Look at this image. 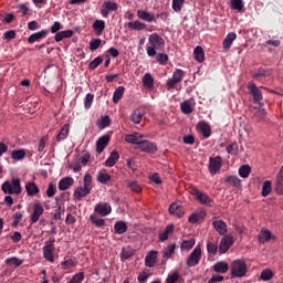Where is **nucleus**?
I'll use <instances>...</instances> for the list:
<instances>
[{
    "label": "nucleus",
    "mask_w": 283,
    "mask_h": 283,
    "mask_svg": "<svg viewBox=\"0 0 283 283\" xmlns=\"http://www.w3.org/2000/svg\"><path fill=\"white\" fill-rule=\"evenodd\" d=\"M83 182L84 185L77 187L73 193L75 200H83L92 191V175L86 174Z\"/></svg>",
    "instance_id": "nucleus-1"
},
{
    "label": "nucleus",
    "mask_w": 283,
    "mask_h": 283,
    "mask_svg": "<svg viewBox=\"0 0 283 283\" xmlns=\"http://www.w3.org/2000/svg\"><path fill=\"white\" fill-rule=\"evenodd\" d=\"M232 277H244L248 273L247 262L242 259L234 260L230 268Z\"/></svg>",
    "instance_id": "nucleus-2"
},
{
    "label": "nucleus",
    "mask_w": 283,
    "mask_h": 283,
    "mask_svg": "<svg viewBox=\"0 0 283 283\" xmlns=\"http://www.w3.org/2000/svg\"><path fill=\"white\" fill-rule=\"evenodd\" d=\"M2 191L4 193H9V195L15 193V196H19V193H21V180L13 178L11 182L4 181L2 184Z\"/></svg>",
    "instance_id": "nucleus-3"
},
{
    "label": "nucleus",
    "mask_w": 283,
    "mask_h": 283,
    "mask_svg": "<svg viewBox=\"0 0 283 283\" xmlns=\"http://www.w3.org/2000/svg\"><path fill=\"white\" fill-rule=\"evenodd\" d=\"M56 240L54 238L44 242V247L42 249L43 258L48 262H54V251H56V247L54 245Z\"/></svg>",
    "instance_id": "nucleus-4"
},
{
    "label": "nucleus",
    "mask_w": 283,
    "mask_h": 283,
    "mask_svg": "<svg viewBox=\"0 0 283 283\" xmlns=\"http://www.w3.org/2000/svg\"><path fill=\"white\" fill-rule=\"evenodd\" d=\"M201 258H202V248H200V245H197L187 259V262H186L187 266L189 268L198 266V264H200Z\"/></svg>",
    "instance_id": "nucleus-5"
},
{
    "label": "nucleus",
    "mask_w": 283,
    "mask_h": 283,
    "mask_svg": "<svg viewBox=\"0 0 283 283\" xmlns=\"http://www.w3.org/2000/svg\"><path fill=\"white\" fill-rule=\"evenodd\" d=\"M208 169L211 176H216L217 171H220V169H222V157H210Z\"/></svg>",
    "instance_id": "nucleus-6"
},
{
    "label": "nucleus",
    "mask_w": 283,
    "mask_h": 283,
    "mask_svg": "<svg viewBox=\"0 0 283 283\" xmlns=\"http://www.w3.org/2000/svg\"><path fill=\"white\" fill-rule=\"evenodd\" d=\"M118 10V3L114 1H104L101 7V14L104 18L109 17L111 12H116Z\"/></svg>",
    "instance_id": "nucleus-7"
},
{
    "label": "nucleus",
    "mask_w": 283,
    "mask_h": 283,
    "mask_svg": "<svg viewBox=\"0 0 283 283\" xmlns=\"http://www.w3.org/2000/svg\"><path fill=\"white\" fill-rule=\"evenodd\" d=\"M234 241H233V237L231 235H224L219 243V252L221 254L227 253V251H229V249H231V247H233Z\"/></svg>",
    "instance_id": "nucleus-8"
},
{
    "label": "nucleus",
    "mask_w": 283,
    "mask_h": 283,
    "mask_svg": "<svg viewBox=\"0 0 283 283\" xmlns=\"http://www.w3.org/2000/svg\"><path fill=\"white\" fill-rule=\"evenodd\" d=\"M182 76H185V71L177 69L174 74L170 80L167 81V87L168 90H171L175 87L176 83H180V81H182Z\"/></svg>",
    "instance_id": "nucleus-9"
},
{
    "label": "nucleus",
    "mask_w": 283,
    "mask_h": 283,
    "mask_svg": "<svg viewBox=\"0 0 283 283\" xmlns=\"http://www.w3.org/2000/svg\"><path fill=\"white\" fill-rule=\"evenodd\" d=\"M138 149H140V151H146V154H156V151H158L156 144L145 139H142Z\"/></svg>",
    "instance_id": "nucleus-10"
},
{
    "label": "nucleus",
    "mask_w": 283,
    "mask_h": 283,
    "mask_svg": "<svg viewBox=\"0 0 283 283\" xmlns=\"http://www.w3.org/2000/svg\"><path fill=\"white\" fill-rule=\"evenodd\" d=\"M191 195L200 202L201 205H211V198H209V195L198 190L192 189Z\"/></svg>",
    "instance_id": "nucleus-11"
},
{
    "label": "nucleus",
    "mask_w": 283,
    "mask_h": 283,
    "mask_svg": "<svg viewBox=\"0 0 283 283\" xmlns=\"http://www.w3.org/2000/svg\"><path fill=\"white\" fill-rule=\"evenodd\" d=\"M148 42L153 48H165V40L158 33H153L148 38Z\"/></svg>",
    "instance_id": "nucleus-12"
},
{
    "label": "nucleus",
    "mask_w": 283,
    "mask_h": 283,
    "mask_svg": "<svg viewBox=\"0 0 283 283\" xmlns=\"http://www.w3.org/2000/svg\"><path fill=\"white\" fill-rule=\"evenodd\" d=\"M248 88L250 90V94L253 96V101L255 103H260V101H262V91H260L258 85H255L253 82H250L248 84Z\"/></svg>",
    "instance_id": "nucleus-13"
},
{
    "label": "nucleus",
    "mask_w": 283,
    "mask_h": 283,
    "mask_svg": "<svg viewBox=\"0 0 283 283\" xmlns=\"http://www.w3.org/2000/svg\"><path fill=\"white\" fill-rule=\"evenodd\" d=\"M144 140V136L140 133H133L129 135H126L125 142L129 143L130 145H138L140 146V143Z\"/></svg>",
    "instance_id": "nucleus-14"
},
{
    "label": "nucleus",
    "mask_w": 283,
    "mask_h": 283,
    "mask_svg": "<svg viewBox=\"0 0 283 283\" xmlns=\"http://www.w3.org/2000/svg\"><path fill=\"white\" fill-rule=\"evenodd\" d=\"M137 17H138V19H140L142 21H146L147 23H151V22L156 21L154 13H151L149 11H145L143 9L137 10Z\"/></svg>",
    "instance_id": "nucleus-15"
},
{
    "label": "nucleus",
    "mask_w": 283,
    "mask_h": 283,
    "mask_svg": "<svg viewBox=\"0 0 283 283\" xmlns=\"http://www.w3.org/2000/svg\"><path fill=\"white\" fill-rule=\"evenodd\" d=\"M156 260H158V252L150 251L145 258V265L151 269L156 266Z\"/></svg>",
    "instance_id": "nucleus-16"
},
{
    "label": "nucleus",
    "mask_w": 283,
    "mask_h": 283,
    "mask_svg": "<svg viewBox=\"0 0 283 283\" xmlns=\"http://www.w3.org/2000/svg\"><path fill=\"white\" fill-rule=\"evenodd\" d=\"M214 231L219 233V235H227V223L222 220H214L212 222Z\"/></svg>",
    "instance_id": "nucleus-17"
},
{
    "label": "nucleus",
    "mask_w": 283,
    "mask_h": 283,
    "mask_svg": "<svg viewBox=\"0 0 283 283\" xmlns=\"http://www.w3.org/2000/svg\"><path fill=\"white\" fill-rule=\"evenodd\" d=\"M107 145H109V137L108 136L99 137L96 143L97 154H103V151L105 150V147H107Z\"/></svg>",
    "instance_id": "nucleus-18"
},
{
    "label": "nucleus",
    "mask_w": 283,
    "mask_h": 283,
    "mask_svg": "<svg viewBox=\"0 0 283 283\" xmlns=\"http://www.w3.org/2000/svg\"><path fill=\"white\" fill-rule=\"evenodd\" d=\"M275 191L279 193V196H282L283 193V166L276 176Z\"/></svg>",
    "instance_id": "nucleus-19"
},
{
    "label": "nucleus",
    "mask_w": 283,
    "mask_h": 283,
    "mask_svg": "<svg viewBox=\"0 0 283 283\" xmlns=\"http://www.w3.org/2000/svg\"><path fill=\"white\" fill-rule=\"evenodd\" d=\"M197 128L205 138H209V136H211V126H209L207 123L200 122L197 125Z\"/></svg>",
    "instance_id": "nucleus-20"
},
{
    "label": "nucleus",
    "mask_w": 283,
    "mask_h": 283,
    "mask_svg": "<svg viewBox=\"0 0 283 283\" xmlns=\"http://www.w3.org/2000/svg\"><path fill=\"white\" fill-rule=\"evenodd\" d=\"M72 185H74V178L65 177L60 180L59 189L60 191H66V189L72 187Z\"/></svg>",
    "instance_id": "nucleus-21"
},
{
    "label": "nucleus",
    "mask_w": 283,
    "mask_h": 283,
    "mask_svg": "<svg viewBox=\"0 0 283 283\" xmlns=\"http://www.w3.org/2000/svg\"><path fill=\"white\" fill-rule=\"evenodd\" d=\"M169 233H174V223H169L165 230L159 233V242H167V240H169Z\"/></svg>",
    "instance_id": "nucleus-22"
},
{
    "label": "nucleus",
    "mask_w": 283,
    "mask_h": 283,
    "mask_svg": "<svg viewBox=\"0 0 283 283\" xmlns=\"http://www.w3.org/2000/svg\"><path fill=\"white\" fill-rule=\"evenodd\" d=\"M235 39H238V35L235 34V32L228 33L222 43L223 49L229 50V48H231Z\"/></svg>",
    "instance_id": "nucleus-23"
},
{
    "label": "nucleus",
    "mask_w": 283,
    "mask_h": 283,
    "mask_svg": "<svg viewBox=\"0 0 283 283\" xmlns=\"http://www.w3.org/2000/svg\"><path fill=\"white\" fill-rule=\"evenodd\" d=\"M95 213H112V206L107 202H101L95 206Z\"/></svg>",
    "instance_id": "nucleus-24"
},
{
    "label": "nucleus",
    "mask_w": 283,
    "mask_h": 283,
    "mask_svg": "<svg viewBox=\"0 0 283 283\" xmlns=\"http://www.w3.org/2000/svg\"><path fill=\"white\" fill-rule=\"evenodd\" d=\"M48 36V30H42L40 32L33 33L28 38L29 43H35V41H41Z\"/></svg>",
    "instance_id": "nucleus-25"
},
{
    "label": "nucleus",
    "mask_w": 283,
    "mask_h": 283,
    "mask_svg": "<svg viewBox=\"0 0 283 283\" xmlns=\"http://www.w3.org/2000/svg\"><path fill=\"white\" fill-rule=\"evenodd\" d=\"M129 119L132 120V123H134L135 125H140V123L143 122V111L142 109H135L133 111V113L130 114Z\"/></svg>",
    "instance_id": "nucleus-26"
},
{
    "label": "nucleus",
    "mask_w": 283,
    "mask_h": 283,
    "mask_svg": "<svg viewBox=\"0 0 283 283\" xmlns=\"http://www.w3.org/2000/svg\"><path fill=\"white\" fill-rule=\"evenodd\" d=\"M118 158H120V155H118V151L114 150L111 153L109 157L105 161L106 167H114L116 163H118Z\"/></svg>",
    "instance_id": "nucleus-27"
},
{
    "label": "nucleus",
    "mask_w": 283,
    "mask_h": 283,
    "mask_svg": "<svg viewBox=\"0 0 283 283\" xmlns=\"http://www.w3.org/2000/svg\"><path fill=\"white\" fill-rule=\"evenodd\" d=\"M273 235L271 234V231L268 229H262L261 232L258 235V240L261 244H264L265 242H269Z\"/></svg>",
    "instance_id": "nucleus-28"
},
{
    "label": "nucleus",
    "mask_w": 283,
    "mask_h": 283,
    "mask_svg": "<svg viewBox=\"0 0 283 283\" xmlns=\"http://www.w3.org/2000/svg\"><path fill=\"white\" fill-rule=\"evenodd\" d=\"M70 136V124H65L56 136V142L65 140Z\"/></svg>",
    "instance_id": "nucleus-29"
},
{
    "label": "nucleus",
    "mask_w": 283,
    "mask_h": 283,
    "mask_svg": "<svg viewBox=\"0 0 283 283\" xmlns=\"http://www.w3.org/2000/svg\"><path fill=\"white\" fill-rule=\"evenodd\" d=\"M97 182H101L102 185H107V182H109V180H112V176L109 174H107V170H101L97 174Z\"/></svg>",
    "instance_id": "nucleus-30"
},
{
    "label": "nucleus",
    "mask_w": 283,
    "mask_h": 283,
    "mask_svg": "<svg viewBox=\"0 0 283 283\" xmlns=\"http://www.w3.org/2000/svg\"><path fill=\"white\" fill-rule=\"evenodd\" d=\"M212 269L216 273H227V271H229V264L224 261H219Z\"/></svg>",
    "instance_id": "nucleus-31"
},
{
    "label": "nucleus",
    "mask_w": 283,
    "mask_h": 283,
    "mask_svg": "<svg viewBox=\"0 0 283 283\" xmlns=\"http://www.w3.org/2000/svg\"><path fill=\"white\" fill-rule=\"evenodd\" d=\"M114 231L118 235H123V233H127V223H125V221H117L114 224Z\"/></svg>",
    "instance_id": "nucleus-32"
},
{
    "label": "nucleus",
    "mask_w": 283,
    "mask_h": 283,
    "mask_svg": "<svg viewBox=\"0 0 283 283\" xmlns=\"http://www.w3.org/2000/svg\"><path fill=\"white\" fill-rule=\"evenodd\" d=\"M74 35V31L66 30V31H60L55 34V41L59 43L60 41H63V39H71V36Z\"/></svg>",
    "instance_id": "nucleus-33"
},
{
    "label": "nucleus",
    "mask_w": 283,
    "mask_h": 283,
    "mask_svg": "<svg viewBox=\"0 0 283 283\" xmlns=\"http://www.w3.org/2000/svg\"><path fill=\"white\" fill-rule=\"evenodd\" d=\"M125 94V86H118L113 94V103L116 105Z\"/></svg>",
    "instance_id": "nucleus-34"
},
{
    "label": "nucleus",
    "mask_w": 283,
    "mask_h": 283,
    "mask_svg": "<svg viewBox=\"0 0 283 283\" xmlns=\"http://www.w3.org/2000/svg\"><path fill=\"white\" fill-rule=\"evenodd\" d=\"M25 191L28 196H36V193H39V186L34 182H28L25 185Z\"/></svg>",
    "instance_id": "nucleus-35"
},
{
    "label": "nucleus",
    "mask_w": 283,
    "mask_h": 283,
    "mask_svg": "<svg viewBox=\"0 0 283 283\" xmlns=\"http://www.w3.org/2000/svg\"><path fill=\"white\" fill-rule=\"evenodd\" d=\"M224 182H227V185H230L231 187H240L241 185L240 178H238L237 176H226Z\"/></svg>",
    "instance_id": "nucleus-36"
},
{
    "label": "nucleus",
    "mask_w": 283,
    "mask_h": 283,
    "mask_svg": "<svg viewBox=\"0 0 283 283\" xmlns=\"http://www.w3.org/2000/svg\"><path fill=\"white\" fill-rule=\"evenodd\" d=\"M127 27L129 28V30L140 31V30H145V28H147V24L136 20V21H133V22H128Z\"/></svg>",
    "instance_id": "nucleus-37"
},
{
    "label": "nucleus",
    "mask_w": 283,
    "mask_h": 283,
    "mask_svg": "<svg viewBox=\"0 0 283 283\" xmlns=\"http://www.w3.org/2000/svg\"><path fill=\"white\" fill-rule=\"evenodd\" d=\"M4 262L7 266H15V269L21 266V264H23V261L17 256H11L9 259H6Z\"/></svg>",
    "instance_id": "nucleus-38"
},
{
    "label": "nucleus",
    "mask_w": 283,
    "mask_h": 283,
    "mask_svg": "<svg viewBox=\"0 0 283 283\" xmlns=\"http://www.w3.org/2000/svg\"><path fill=\"white\" fill-rule=\"evenodd\" d=\"M193 54L198 63H202V61H205V50H202V46H196Z\"/></svg>",
    "instance_id": "nucleus-39"
},
{
    "label": "nucleus",
    "mask_w": 283,
    "mask_h": 283,
    "mask_svg": "<svg viewBox=\"0 0 283 283\" xmlns=\"http://www.w3.org/2000/svg\"><path fill=\"white\" fill-rule=\"evenodd\" d=\"M180 109L182 114H191L193 112V105H191V102L185 101L180 104Z\"/></svg>",
    "instance_id": "nucleus-40"
},
{
    "label": "nucleus",
    "mask_w": 283,
    "mask_h": 283,
    "mask_svg": "<svg viewBox=\"0 0 283 283\" xmlns=\"http://www.w3.org/2000/svg\"><path fill=\"white\" fill-rule=\"evenodd\" d=\"M93 29L95 30L96 34H103V30H105V21L95 20L93 23Z\"/></svg>",
    "instance_id": "nucleus-41"
},
{
    "label": "nucleus",
    "mask_w": 283,
    "mask_h": 283,
    "mask_svg": "<svg viewBox=\"0 0 283 283\" xmlns=\"http://www.w3.org/2000/svg\"><path fill=\"white\" fill-rule=\"evenodd\" d=\"M176 253V243H172L170 245H168L166 249H164L163 251V258H171V254Z\"/></svg>",
    "instance_id": "nucleus-42"
},
{
    "label": "nucleus",
    "mask_w": 283,
    "mask_h": 283,
    "mask_svg": "<svg viewBox=\"0 0 283 283\" xmlns=\"http://www.w3.org/2000/svg\"><path fill=\"white\" fill-rule=\"evenodd\" d=\"M251 174V166L244 165L239 168V176L241 178H249V175Z\"/></svg>",
    "instance_id": "nucleus-43"
},
{
    "label": "nucleus",
    "mask_w": 283,
    "mask_h": 283,
    "mask_svg": "<svg viewBox=\"0 0 283 283\" xmlns=\"http://www.w3.org/2000/svg\"><path fill=\"white\" fill-rule=\"evenodd\" d=\"M142 81L144 87H154V77H151V74L146 73Z\"/></svg>",
    "instance_id": "nucleus-44"
},
{
    "label": "nucleus",
    "mask_w": 283,
    "mask_h": 283,
    "mask_svg": "<svg viewBox=\"0 0 283 283\" xmlns=\"http://www.w3.org/2000/svg\"><path fill=\"white\" fill-rule=\"evenodd\" d=\"M196 247V240L190 239V240H185L181 243V251L193 249Z\"/></svg>",
    "instance_id": "nucleus-45"
},
{
    "label": "nucleus",
    "mask_w": 283,
    "mask_h": 283,
    "mask_svg": "<svg viewBox=\"0 0 283 283\" xmlns=\"http://www.w3.org/2000/svg\"><path fill=\"white\" fill-rule=\"evenodd\" d=\"M202 218H205V214L202 213H192L189 216L188 222H190L191 224H196L197 222H200Z\"/></svg>",
    "instance_id": "nucleus-46"
},
{
    "label": "nucleus",
    "mask_w": 283,
    "mask_h": 283,
    "mask_svg": "<svg viewBox=\"0 0 283 283\" xmlns=\"http://www.w3.org/2000/svg\"><path fill=\"white\" fill-rule=\"evenodd\" d=\"M11 158L13 160H23V158H25V150H13L11 153Z\"/></svg>",
    "instance_id": "nucleus-47"
},
{
    "label": "nucleus",
    "mask_w": 283,
    "mask_h": 283,
    "mask_svg": "<svg viewBox=\"0 0 283 283\" xmlns=\"http://www.w3.org/2000/svg\"><path fill=\"white\" fill-rule=\"evenodd\" d=\"M180 281V273L178 271L174 272L172 274H169L166 279L167 283H177Z\"/></svg>",
    "instance_id": "nucleus-48"
},
{
    "label": "nucleus",
    "mask_w": 283,
    "mask_h": 283,
    "mask_svg": "<svg viewBox=\"0 0 283 283\" xmlns=\"http://www.w3.org/2000/svg\"><path fill=\"white\" fill-rule=\"evenodd\" d=\"M109 116H104L97 122V125L99 129H105V127H109Z\"/></svg>",
    "instance_id": "nucleus-49"
},
{
    "label": "nucleus",
    "mask_w": 283,
    "mask_h": 283,
    "mask_svg": "<svg viewBox=\"0 0 283 283\" xmlns=\"http://www.w3.org/2000/svg\"><path fill=\"white\" fill-rule=\"evenodd\" d=\"M207 251L210 253V255H216L218 253V243H211L208 241Z\"/></svg>",
    "instance_id": "nucleus-50"
},
{
    "label": "nucleus",
    "mask_w": 283,
    "mask_h": 283,
    "mask_svg": "<svg viewBox=\"0 0 283 283\" xmlns=\"http://www.w3.org/2000/svg\"><path fill=\"white\" fill-rule=\"evenodd\" d=\"M73 266H75L74 259H67L61 263V269H63L64 271H67Z\"/></svg>",
    "instance_id": "nucleus-51"
},
{
    "label": "nucleus",
    "mask_w": 283,
    "mask_h": 283,
    "mask_svg": "<svg viewBox=\"0 0 283 283\" xmlns=\"http://www.w3.org/2000/svg\"><path fill=\"white\" fill-rule=\"evenodd\" d=\"M85 280V274L83 272H78L72 276V279L69 281L71 283H81Z\"/></svg>",
    "instance_id": "nucleus-52"
},
{
    "label": "nucleus",
    "mask_w": 283,
    "mask_h": 283,
    "mask_svg": "<svg viewBox=\"0 0 283 283\" xmlns=\"http://www.w3.org/2000/svg\"><path fill=\"white\" fill-rule=\"evenodd\" d=\"M185 6V0H172V10L175 12H180Z\"/></svg>",
    "instance_id": "nucleus-53"
},
{
    "label": "nucleus",
    "mask_w": 283,
    "mask_h": 283,
    "mask_svg": "<svg viewBox=\"0 0 283 283\" xmlns=\"http://www.w3.org/2000/svg\"><path fill=\"white\" fill-rule=\"evenodd\" d=\"M128 189H130V191H134L135 193H140L143 191V188L136 181H130L128 184Z\"/></svg>",
    "instance_id": "nucleus-54"
},
{
    "label": "nucleus",
    "mask_w": 283,
    "mask_h": 283,
    "mask_svg": "<svg viewBox=\"0 0 283 283\" xmlns=\"http://www.w3.org/2000/svg\"><path fill=\"white\" fill-rule=\"evenodd\" d=\"M271 181H265L262 186V196L263 198H266V196H269V193H271Z\"/></svg>",
    "instance_id": "nucleus-55"
},
{
    "label": "nucleus",
    "mask_w": 283,
    "mask_h": 283,
    "mask_svg": "<svg viewBox=\"0 0 283 283\" xmlns=\"http://www.w3.org/2000/svg\"><path fill=\"white\" fill-rule=\"evenodd\" d=\"M231 8L240 12V10L244 8V2H242V0H231Z\"/></svg>",
    "instance_id": "nucleus-56"
},
{
    "label": "nucleus",
    "mask_w": 283,
    "mask_h": 283,
    "mask_svg": "<svg viewBox=\"0 0 283 283\" xmlns=\"http://www.w3.org/2000/svg\"><path fill=\"white\" fill-rule=\"evenodd\" d=\"M101 63H103V57L97 56L88 64V67L90 70H96V67H98Z\"/></svg>",
    "instance_id": "nucleus-57"
},
{
    "label": "nucleus",
    "mask_w": 283,
    "mask_h": 283,
    "mask_svg": "<svg viewBox=\"0 0 283 283\" xmlns=\"http://www.w3.org/2000/svg\"><path fill=\"white\" fill-rule=\"evenodd\" d=\"M101 48V39H93L90 41V50L94 52Z\"/></svg>",
    "instance_id": "nucleus-58"
},
{
    "label": "nucleus",
    "mask_w": 283,
    "mask_h": 283,
    "mask_svg": "<svg viewBox=\"0 0 283 283\" xmlns=\"http://www.w3.org/2000/svg\"><path fill=\"white\" fill-rule=\"evenodd\" d=\"M227 151L231 156L238 155V144L237 143H232V144L228 145L227 146Z\"/></svg>",
    "instance_id": "nucleus-59"
},
{
    "label": "nucleus",
    "mask_w": 283,
    "mask_h": 283,
    "mask_svg": "<svg viewBox=\"0 0 283 283\" xmlns=\"http://www.w3.org/2000/svg\"><path fill=\"white\" fill-rule=\"evenodd\" d=\"M254 116L256 118H260L261 120L266 117V109L264 107L259 106V108L255 111Z\"/></svg>",
    "instance_id": "nucleus-60"
},
{
    "label": "nucleus",
    "mask_w": 283,
    "mask_h": 283,
    "mask_svg": "<svg viewBox=\"0 0 283 283\" xmlns=\"http://www.w3.org/2000/svg\"><path fill=\"white\" fill-rule=\"evenodd\" d=\"M273 277V272L271 270H263L261 273V280L269 282Z\"/></svg>",
    "instance_id": "nucleus-61"
},
{
    "label": "nucleus",
    "mask_w": 283,
    "mask_h": 283,
    "mask_svg": "<svg viewBox=\"0 0 283 283\" xmlns=\"http://www.w3.org/2000/svg\"><path fill=\"white\" fill-rule=\"evenodd\" d=\"M94 101V95H92L91 93H88L85 98H84V107L86 109H90V107H92V103Z\"/></svg>",
    "instance_id": "nucleus-62"
},
{
    "label": "nucleus",
    "mask_w": 283,
    "mask_h": 283,
    "mask_svg": "<svg viewBox=\"0 0 283 283\" xmlns=\"http://www.w3.org/2000/svg\"><path fill=\"white\" fill-rule=\"evenodd\" d=\"M269 73L266 70L264 69H260L256 73H253V78H264L265 76H269Z\"/></svg>",
    "instance_id": "nucleus-63"
},
{
    "label": "nucleus",
    "mask_w": 283,
    "mask_h": 283,
    "mask_svg": "<svg viewBox=\"0 0 283 283\" xmlns=\"http://www.w3.org/2000/svg\"><path fill=\"white\" fill-rule=\"evenodd\" d=\"M157 63H160L161 65H165V63H167V61H169V56L165 53H159L156 57Z\"/></svg>",
    "instance_id": "nucleus-64"
}]
</instances>
